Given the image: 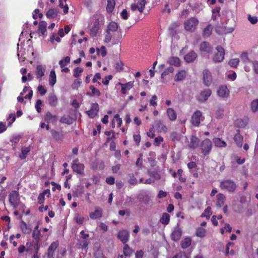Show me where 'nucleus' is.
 Returning <instances> with one entry per match:
<instances>
[{
    "label": "nucleus",
    "mask_w": 258,
    "mask_h": 258,
    "mask_svg": "<svg viewBox=\"0 0 258 258\" xmlns=\"http://www.w3.org/2000/svg\"><path fill=\"white\" fill-rule=\"evenodd\" d=\"M219 187L223 190L233 192L235 190L237 186L232 180L225 179L221 181Z\"/></svg>",
    "instance_id": "obj_1"
},
{
    "label": "nucleus",
    "mask_w": 258,
    "mask_h": 258,
    "mask_svg": "<svg viewBox=\"0 0 258 258\" xmlns=\"http://www.w3.org/2000/svg\"><path fill=\"white\" fill-rule=\"evenodd\" d=\"M200 147L202 154L204 156H206L211 152L213 145L211 141L209 139L206 138L201 143Z\"/></svg>",
    "instance_id": "obj_2"
},
{
    "label": "nucleus",
    "mask_w": 258,
    "mask_h": 258,
    "mask_svg": "<svg viewBox=\"0 0 258 258\" xmlns=\"http://www.w3.org/2000/svg\"><path fill=\"white\" fill-rule=\"evenodd\" d=\"M9 201L14 209H16L20 203V198L18 191L13 190L9 195Z\"/></svg>",
    "instance_id": "obj_3"
},
{
    "label": "nucleus",
    "mask_w": 258,
    "mask_h": 258,
    "mask_svg": "<svg viewBox=\"0 0 258 258\" xmlns=\"http://www.w3.org/2000/svg\"><path fill=\"white\" fill-rule=\"evenodd\" d=\"M198 23L199 21L197 18L192 17L184 22V28L187 31L194 32Z\"/></svg>",
    "instance_id": "obj_4"
},
{
    "label": "nucleus",
    "mask_w": 258,
    "mask_h": 258,
    "mask_svg": "<svg viewBox=\"0 0 258 258\" xmlns=\"http://www.w3.org/2000/svg\"><path fill=\"white\" fill-rule=\"evenodd\" d=\"M217 52L214 55L213 60L215 62H219L223 60L225 55V50L221 46H217L216 48Z\"/></svg>",
    "instance_id": "obj_5"
},
{
    "label": "nucleus",
    "mask_w": 258,
    "mask_h": 258,
    "mask_svg": "<svg viewBox=\"0 0 258 258\" xmlns=\"http://www.w3.org/2000/svg\"><path fill=\"white\" fill-rule=\"evenodd\" d=\"M72 168L75 172L82 175L84 172L85 165L82 163H79V159L77 158L73 161L72 164Z\"/></svg>",
    "instance_id": "obj_6"
},
{
    "label": "nucleus",
    "mask_w": 258,
    "mask_h": 258,
    "mask_svg": "<svg viewBox=\"0 0 258 258\" xmlns=\"http://www.w3.org/2000/svg\"><path fill=\"white\" fill-rule=\"evenodd\" d=\"M117 238L123 244H126V242L129 240V231L125 229L119 231L117 234Z\"/></svg>",
    "instance_id": "obj_7"
},
{
    "label": "nucleus",
    "mask_w": 258,
    "mask_h": 258,
    "mask_svg": "<svg viewBox=\"0 0 258 258\" xmlns=\"http://www.w3.org/2000/svg\"><path fill=\"white\" fill-rule=\"evenodd\" d=\"M182 234V230L179 227V225L177 224V226L174 227V230L171 235V239L175 242L178 241L180 240Z\"/></svg>",
    "instance_id": "obj_8"
},
{
    "label": "nucleus",
    "mask_w": 258,
    "mask_h": 258,
    "mask_svg": "<svg viewBox=\"0 0 258 258\" xmlns=\"http://www.w3.org/2000/svg\"><path fill=\"white\" fill-rule=\"evenodd\" d=\"M99 110L98 104L97 103H92L90 109L87 111V114L90 118H93L98 114Z\"/></svg>",
    "instance_id": "obj_9"
},
{
    "label": "nucleus",
    "mask_w": 258,
    "mask_h": 258,
    "mask_svg": "<svg viewBox=\"0 0 258 258\" xmlns=\"http://www.w3.org/2000/svg\"><path fill=\"white\" fill-rule=\"evenodd\" d=\"M202 113L200 110H197L192 114L191 118L192 124L195 126H198L200 124V117Z\"/></svg>",
    "instance_id": "obj_10"
},
{
    "label": "nucleus",
    "mask_w": 258,
    "mask_h": 258,
    "mask_svg": "<svg viewBox=\"0 0 258 258\" xmlns=\"http://www.w3.org/2000/svg\"><path fill=\"white\" fill-rule=\"evenodd\" d=\"M203 81L204 84L209 86L212 82V76L208 70H205L203 71Z\"/></svg>",
    "instance_id": "obj_11"
},
{
    "label": "nucleus",
    "mask_w": 258,
    "mask_h": 258,
    "mask_svg": "<svg viewBox=\"0 0 258 258\" xmlns=\"http://www.w3.org/2000/svg\"><path fill=\"white\" fill-rule=\"evenodd\" d=\"M50 133L53 139L56 141L60 142L64 139V135L62 131L58 132L52 129L50 130Z\"/></svg>",
    "instance_id": "obj_12"
},
{
    "label": "nucleus",
    "mask_w": 258,
    "mask_h": 258,
    "mask_svg": "<svg viewBox=\"0 0 258 258\" xmlns=\"http://www.w3.org/2000/svg\"><path fill=\"white\" fill-rule=\"evenodd\" d=\"M200 50L201 52L210 53L212 51L213 47L209 42L207 41H203L200 45Z\"/></svg>",
    "instance_id": "obj_13"
},
{
    "label": "nucleus",
    "mask_w": 258,
    "mask_h": 258,
    "mask_svg": "<svg viewBox=\"0 0 258 258\" xmlns=\"http://www.w3.org/2000/svg\"><path fill=\"white\" fill-rule=\"evenodd\" d=\"M59 245L58 241L56 240L51 243L47 249V258H54L53 252Z\"/></svg>",
    "instance_id": "obj_14"
},
{
    "label": "nucleus",
    "mask_w": 258,
    "mask_h": 258,
    "mask_svg": "<svg viewBox=\"0 0 258 258\" xmlns=\"http://www.w3.org/2000/svg\"><path fill=\"white\" fill-rule=\"evenodd\" d=\"M212 91L210 89H207L202 91L198 97V100L199 101L204 102L208 100L211 96Z\"/></svg>",
    "instance_id": "obj_15"
},
{
    "label": "nucleus",
    "mask_w": 258,
    "mask_h": 258,
    "mask_svg": "<svg viewBox=\"0 0 258 258\" xmlns=\"http://www.w3.org/2000/svg\"><path fill=\"white\" fill-rule=\"evenodd\" d=\"M217 93L221 97L227 98L229 96L230 91L226 86H221L219 87Z\"/></svg>",
    "instance_id": "obj_16"
},
{
    "label": "nucleus",
    "mask_w": 258,
    "mask_h": 258,
    "mask_svg": "<svg viewBox=\"0 0 258 258\" xmlns=\"http://www.w3.org/2000/svg\"><path fill=\"white\" fill-rule=\"evenodd\" d=\"M47 23L45 21H41L39 23L38 33L39 36H43L45 37L46 36Z\"/></svg>",
    "instance_id": "obj_17"
},
{
    "label": "nucleus",
    "mask_w": 258,
    "mask_h": 258,
    "mask_svg": "<svg viewBox=\"0 0 258 258\" xmlns=\"http://www.w3.org/2000/svg\"><path fill=\"white\" fill-rule=\"evenodd\" d=\"M134 81H130L125 84L119 83L118 85L121 86V94L125 95L126 94V90H129L132 89L134 86Z\"/></svg>",
    "instance_id": "obj_18"
},
{
    "label": "nucleus",
    "mask_w": 258,
    "mask_h": 258,
    "mask_svg": "<svg viewBox=\"0 0 258 258\" xmlns=\"http://www.w3.org/2000/svg\"><path fill=\"white\" fill-rule=\"evenodd\" d=\"M186 76V72L184 70H180L175 74L174 80L175 82H181L185 79Z\"/></svg>",
    "instance_id": "obj_19"
},
{
    "label": "nucleus",
    "mask_w": 258,
    "mask_h": 258,
    "mask_svg": "<svg viewBox=\"0 0 258 258\" xmlns=\"http://www.w3.org/2000/svg\"><path fill=\"white\" fill-rule=\"evenodd\" d=\"M103 212L102 209L96 208L94 212L89 213V217L92 220L99 219L102 217Z\"/></svg>",
    "instance_id": "obj_20"
},
{
    "label": "nucleus",
    "mask_w": 258,
    "mask_h": 258,
    "mask_svg": "<svg viewBox=\"0 0 258 258\" xmlns=\"http://www.w3.org/2000/svg\"><path fill=\"white\" fill-rule=\"evenodd\" d=\"M200 139L195 136H192L188 145L189 148L195 149L199 146Z\"/></svg>",
    "instance_id": "obj_21"
},
{
    "label": "nucleus",
    "mask_w": 258,
    "mask_h": 258,
    "mask_svg": "<svg viewBox=\"0 0 258 258\" xmlns=\"http://www.w3.org/2000/svg\"><path fill=\"white\" fill-rule=\"evenodd\" d=\"M197 57V53L194 50H191L184 56V59L186 62L189 63L193 62Z\"/></svg>",
    "instance_id": "obj_22"
},
{
    "label": "nucleus",
    "mask_w": 258,
    "mask_h": 258,
    "mask_svg": "<svg viewBox=\"0 0 258 258\" xmlns=\"http://www.w3.org/2000/svg\"><path fill=\"white\" fill-rule=\"evenodd\" d=\"M243 138L240 135L239 130H237V133L234 135L233 140L238 147L241 148L242 146Z\"/></svg>",
    "instance_id": "obj_23"
},
{
    "label": "nucleus",
    "mask_w": 258,
    "mask_h": 258,
    "mask_svg": "<svg viewBox=\"0 0 258 258\" xmlns=\"http://www.w3.org/2000/svg\"><path fill=\"white\" fill-rule=\"evenodd\" d=\"M99 19H96L94 22L93 25L90 30V35L91 36L94 37L97 35L99 30Z\"/></svg>",
    "instance_id": "obj_24"
},
{
    "label": "nucleus",
    "mask_w": 258,
    "mask_h": 258,
    "mask_svg": "<svg viewBox=\"0 0 258 258\" xmlns=\"http://www.w3.org/2000/svg\"><path fill=\"white\" fill-rule=\"evenodd\" d=\"M49 105L53 107H55L58 104V99L54 93H51L48 96Z\"/></svg>",
    "instance_id": "obj_25"
},
{
    "label": "nucleus",
    "mask_w": 258,
    "mask_h": 258,
    "mask_svg": "<svg viewBox=\"0 0 258 258\" xmlns=\"http://www.w3.org/2000/svg\"><path fill=\"white\" fill-rule=\"evenodd\" d=\"M168 63L170 65L174 66L176 67H179L181 65V62L179 58L178 57L172 56L169 58L167 60Z\"/></svg>",
    "instance_id": "obj_26"
},
{
    "label": "nucleus",
    "mask_w": 258,
    "mask_h": 258,
    "mask_svg": "<svg viewBox=\"0 0 258 258\" xmlns=\"http://www.w3.org/2000/svg\"><path fill=\"white\" fill-rule=\"evenodd\" d=\"M58 11L55 8L50 9L46 13V16L48 19H54L57 17Z\"/></svg>",
    "instance_id": "obj_27"
},
{
    "label": "nucleus",
    "mask_w": 258,
    "mask_h": 258,
    "mask_svg": "<svg viewBox=\"0 0 258 258\" xmlns=\"http://www.w3.org/2000/svg\"><path fill=\"white\" fill-rule=\"evenodd\" d=\"M167 116L171 121H175L177 118L175 111L172 108H168L166 111Z\"/></svg>",
    "instance_id": "obj_28"
},
{
    "label": "nucleus",
    "mask_w": 258,
    "mask_h": 258,
    "mask_svg": "<svg viewBox=\"0 0 258 258\" xmlns=\"http://www.w3.org/2000/svg\"><path fill=\"white\" fill-rule=\"evenodd\" d=\"M217 203H216V205L217 206H219L220 207H222L224 204V203H225V196L221 194V193H220V194H218L217 195Z\"/></svg>",
    "instance_id": "obj_29"
},
{
    "label": "nucleus",
    "mask_w": 258,
    "mask_h": 258,
    "mask_svg": "<svg viewBox=\"0 0 258 258\" xmlns=\"http://www.w3.org/2000/svg\"><path fill=\"white\" fill-rule=\"evenodd\" d=\"M38 228L39 225H37L34 228L32 232V237L36 240L37 243L39 241L40 236V230Z\"/></svg>",
    "instance_id": "obj_30"
},
{
    "label": "nucleus",
    "mask_w": 258,
    "mask_h": 258,
    "mask_svg": "<svg viewBox=\"0 0 258 258\" xmlns=\"http://www.w3.org/2000/svg\"><path fill=\"white\" fill-rule=\"evenodd\" d=\"M45 69L41 65H38L36 68L35 74L38 79L41 78L44 75Z\"/></svg>",
    "instance_id": "obj_31"
},
{
    "label": "nucleus",
    "mask_w": 258,
    "mask_h": 258,
    "mask_svg": "<svg viewBox=\"0 0 258 258\" xmlns=\"http://www.w3.org/2000/svg\"><path fill=\"white\" fill-rule=\"evenodd\" d=\"M215 145L218 147H225L227 146L226 143L222 140L220 138H215L213 140Z\"/></svg>",
    "instance_id": "obj_32"
},
{
    "label": "nucleus",
    "mask_w": 258,
    "mask_h": 258,
    "mask_svg": "<svg viewBox=\"0 0 258 258\" xmlns=\"http://www.w3.org/2000/svg\"><path fill=\"white\" fill-rule=\"evenodd\" d=\"M118 28V25L117 23L111 22L108 24L106 30H107L108 32H113L116 31Z\"/></svg>",
    "instance_id": "obj_33"
},
{
    "label": "nucleus",
    "mask_w": 258,
    "mask_h": 258,
    "mask_svg": "<svg viewBox=\"0 0 258 258\" xmlns=\"http://www.w3.org/2000/svg\"><path fill=\"white\" fill-rule=\"evenodd\" d=\"M123 252L124 256H130L134 251L127 244H124Z\"/></svg>",
    "instance_id": "obj_34"
},
{
    "label": "nucleus",
    "mask_w": 258,
    "mask_h": 258,
    "mask_svg": "<svg viewBox=\"0 0 258 258\" xmlns=\"http://www.w3.org/2000/svg\"><path fill=\"white\" fill-rule=\"evenodd\" d=\"M170 219V215L166 213H164L162 214L161 219H160V222L162 224H163L165 225H166L169 224Z\"/></svg>",
    "instance_id": "obj_35"
},
{
    "label": "nucleus",
    "mask_w": 258,
    "mask_h": 258,
    "mask_svg": "<svg viewBox=\"0 0 258 258\" xmlns=\"http://www.w3.org/2000/svg\"><path fill=\"white\" fill-rule=\"evenodd\" d=\"M56 82V77L55 71L54 70H51L49 78V83L50 85L53 86Z\"/></svg>",
    "instance_id": "obj_36"
},
{
    "label": "nucleus",
    "mask_w": 258,
    "mask_h": 258,
    "mask_svg": "<svg viewBox=\"0 0 258 258\" xmlns=\"http://www.w3.org/2000/svg\"><path fill=\"white\" fill-rule=\"evenodd\" d=\"M212 26L211 24H208L203 30V36L204 37H208L212 33Z\"/></svg>",
    "instance_id": "obj_37"
},
{
    "label": "nucleus",
    "mask_w": 258,
    "mask_h": 258,
    "mask_svg": "<svg viewBox=\"0 0 258 258\" xmlns=\"http://www.w3.org/2000/svg\"><path fill=\"white\" fill-rule=\"evenodd\" d=\"M30 147H25L22 148L21 153L19 155V157L21 159H25L28 153L30 151Z\"/></svg>",
    "instance_id": "obj_38"
},
{
    "label": "nucleus",
    "mask_w": 258,
    "mask_h": 258,
    "mask_svg": "<svg viewBox=\"0 0 258 258\" xmlns=\"http://www.w3.org/2000/svg\"><path fill=\"white\" fill-rule=\"evenodd\" d=\"M155 126L158 128L159 131L166 132L167 130V126L164 125L161 120H158L155 122Z\"/></svg>",
    "instance_id": "obj_39"
},
{
    "label": "nucleus",
    "mask_w": 258,
    "mask_h": 258,
    "mask_svg": "<svg viewBox=\"0 0 258 258\" xmlns=\"http://www.w3.org/2000/svg\"><path fill=\"white\" fill-rule=\"evenodd\" d=\"M89 89L91 90V93H87V95L90 96L96 95L98 97L101 95L100 91L98 89L96 88L94 86H90Z\"/></svg>",
    "instance_id": "obj_40"
},
{
    "label": "nucleus",
    "mask_w": 258,
    "mask_h": 258,
    "mask_svg": "<svg viewBox=\"0 0 258 258\" xmlns=\"http://www.w3.org/2000/svg\"><path fill=\"white\" fill-rule=\"evenodd\" d=\"M56 117H57L56 115H53L50 112H47L45 115L44 120L45 121H46L48 123V122H50L51 121L55 120V119L56 118Z\"/></svg>",
    "instance_id": "obj_41"
},
{
    "label": "nucleus",
    "mask_w": 258,
    "mask_h": 258,
    "mask_svg": "<svg viewBox=\"0 0 258 258\" xmlns=\"http://www.w3.org/2000/svg\"><path fill=\"white\" fill-rule=\"evenodd\" d=\"M60 122L69 125L72 124L73 122V119L71 116L66 115H64L60 118Z\"/></svg>",
    "instance_id": "obj_42"
},
{
    "label": "nucleus",
    "mask_w": 258,
    "mask_h": 258,
    "mask_svg": "<svg viewBox=\"0 0 258 258\" xmlns=\"http://www.w3.org/2000/svg\"><path fill=\"white\" fill-rule=\"evenodd\" d=\"M191 240L189 237H186L181 241V246L185 249L189 247L191 244Z\"/></svg>",
    "instance_id": "obj_43"
},
{
    "label": "nucleus",
    "mask_w": 258,
    "mask_h": 258,
    "mask_svg": "<svg viewBox=\"0 0 258 258\" xmlns=\"http://www.w3.org/2000/svg\"><path fill=\"white\" fill-rule=\"evenodd\" d=\"M115 2L114 0H107V4L106 6V11L108 13H111L115 6Z\"/></svg>",
    "instance_id": "obj_44"
},
{
    "label": "nucleus",
    "mask_w": 258,
    "mask_h": 258,
    "mask_svg": "<svg viewBox=\"0 0 258 258\" xmlns=\"http://www.w3.org/2000/svg\"><path fill=\"white\" fill-rule=\"evenodd\" d=\"M206 230L202 227H199L196 230V235L197 236L203 238L206 236Z\"/></svg>",
    "instance_id": "obj_45"
},
{
    "label": "nucleus",
    "mask_w": 258,
    "mask_h": 258,
    "mask_svg": "<svg viewBox=\"0 0 258 258\" xmlns=\"http://www.w3.org/2000/svg\"><path fill=\"white\" fill-rule=\"evenodd\" d=\"M250 108L253 113L258 111V99L252 100L250 103Z\"/></svg>",
    "instance_id": "obj_46"
},
{
    "label": "nucleus",
    "mask_w": 258,
    "mask_h": 258,
    "mask_svg": "<svg viewBox=\"0 0 258 258\" xmlns=\"http://www.w3.org/2000/svg\"><path fill=\"white\" fill-rule=\"evenodd\" d=\"M212 215L211 208L208 207L202 214V217H206L207 219H209L211 215Z\"/></svg>",
    "instance_id": "obj_47"
},
{
    "label": "nucleus",
    "mask_w": 258,
    "mask_h": 258,
    "mask_svg": "<svg viewBox=\"0 0 258 258\" xmlns=\"http://www.w3.org/2000/svg\"><path fill=\"white\" fill-rule=\"evenodd\" d=\"M105 134L107 136L106 138V142L107 143L115 138V132L113 131H106Z\"/></svg>",
    "instance_id": "obj_48"
},
{
    "label": "nucleus",
    "mask_w": 258,
    "mask_h": 258,
    "mask_svg": "<svg viewBox=\"0 0 258 258\" xmlns=\"http://www.w3.org/2000/svg\"><path fill=\"white\" fill-rule=\"evenodd\" d=\"M174 71L172 67H169L165 70V71L161 74V78H164L170 73H172Z\"/></svg>",
    "instance_id": "obj_49"
},
{
    "label": "nucleus",
    "mask_w": 258,
    "mask_h": 258,
    "mask_svg": "<svg viewBox=\"0 0 258 258\" xmlns=\"http://www.w3.org/2000/svg\"><path fill=\"white\" fill-rule=\"evenodd\" d=\"M71 58L69 56H66L64 59H61L59 61V64L60 68H62L67 65L68 63H70Z\"/></svg>",
    "instance_id": "obj_50"
},
{
    "label": "nucleus",
    "mask_w": 258,
    "mask_h": 258,
    "mask_svg": "<svg viewBox=\"0 0 258 258\" xmlns=\"http://www.w3.org/2000/svg\"><path fill=\"white\" fill-rule=\"evenodd\" d=\"M239 63V59L238 58H233L229 60V64L231 67L237 68Z\"/></svg>",
    "instance_id": "obj_51"
},
{
    "label": "nucleus",
    "mask_w": 258,
    "mask_h": 258,
    "mask_svg": "<svg viewBox=\"0 0 258 258\" xmlns=\"http://www.w3.org/2000/svg\"><path fill=\"white\" fill-rule=\"evenodd\" d=\"M224 110L221 107H219L216 111L215 115L217 118L220 119L224 116Z\"/></svg>",
    "instance_id": "obj_52"
},
{
    "label": "nucleus",
    "mask_w": 258,
    "mask_h": 258,
    "mask_svg": "<svg viewBox=\"0 0 258 258\" xmlns=\"http://www.w3.org/2000/svg\"><path fill=\"white\" fill-rule=\"evenodd\" d=\"M146 3V0H139L138 4L139 6L138 10L140 12L142 13L145 8V6Z\"/></svg>",
    "instance_id": "obj_53"
},
{
    "label": "nucleus",
    "mask_w": 258,
    "mask_h": 258,
    "mask_svg": "<svg viewBox=\"0 0 258 258\" xmlns=\"http://www.w3.org/2000/svg\"><path fill=\"white\" fill-rule=\"evenodd\" d=\"M83 70L79 67H77L74 70V77L75 78L79 77L82 73L83 72Z\"/></svg>",
    "instance_id": "obj_54"
},
{
    "label": "nucleus",
    "mask_w": 258,
    "mask_h": 258,
    "mask_svg": "<svg viewBox=\"0 0 258 258\" xmlns=\"http://www.w3.org/2000/svg\"><path fill=\"white\" fill-rule=\"evenodd\" d=\"M94 257L95 258H107L105 255L103 254L102 250L97 249L94 253Z\"/></svg>",
    "instance_id": "obj_55"
},
{
    "label": "nucleus",
    "mask_w": 258,
    "mask_h": 258,
    "mask_svg": "<svg viewBox=\"0 0 258 258\" xmlns=\"http://www.w3.org/2000/svg\"><path fill=\"white\" fill-rule=\"evenodd\" d=\"M130 179L128 180V183L132 185H136L138 183L137 179L135 177L134 175L132 174H129Z\"/></svg>",
    "instance_id": "obj_56"
},
{
    "label": "nucleus",
    "mask_w": 258,
    "mask_h": 258,
    "mask_svg": "<svg viewBox=\"0 0 258 258\" xmlns=\"http://www.w3.org/2000/svg\"><path fill=\"white\" fill-rule=\"evenodd\" d=\"M74 220L77 224L81 225L83 223L84 218L83 217L80 216L79 214H77L74 217Z\"/></svg>",
    "instance_id": "obj_57"
},
{
    "label": "nucleus",
    "mask_w": 258,
    "mask_h": 258,
    "mask_svg": "<svg viewBox=\"0 0 258 258\" xmlns=\"http://www.w3.org/2000/svg\"><path fill=\"white\" fill-rule=\"evenodd\" d=\"M177 174L178 175V179L181 182H185L186 181V178L182 176L183 174V170L181 169H179L177 170Z\"/></svg>",
    "instance_id": "obj_58"
},
{
    "label": "nucleus",
    "mask_w": 258,
    "mask_h": 258,
    "mask_svg": "<svg viewBox=\"0 0 258 258\" xmlns=\"http://www.w3.org/2000/svg\"><path fill=\"white\" fill-rule=\"evenodd\" d=\"M158 97L156 95H154L152 96V98L149 101V103L151 106H156L157 105V103L156 102V100Z\"/></svg>",
    "instance_id": "obj_59"
},
{
    "label": "nucleus",
    "mask_w": 258,
    "mask_h": 258,
    "mask_svg": "<svg viewBox=\"0 0 258 258\" xmlns=\"http://www.w3.org/2000/svg\"><path fill=\"white\" fill-rule=\"evenodd\" d=\"M163 141V138L161 136H158L154 140V145L155 146H159L161 143Z\"/></svg>",
    "instance_id": "obj_60"
},
{
    "label": "nucleus",
    "mask_w": 258,
    "mask_h": 258,
    "mask_svg": "<svg viewBox=\"0 0 258 258\" xmlns=\"http://www.w3.org/2000/svg\"><path fill=\"white\" fill-rule=\"evenodd\" d=\"M112 35L111 34V32H108L107 30L106 31V34L105 35L104 41L106 43H109L110 42L112 39Z\"/></svg>",
    "instance_id": "obj_61"
},
{
    "label": "nucleus",
    "mask_w": 258,
    "mask_h": 258,
    "mask_svg": "<svg viewBox=\"0 0 258 258\" xmlns=\"http://www.w3.org/2000/svg\"><path fill=\"white\" fill-rule=\"evenodd\" d=\"M113 120H116V121L117 122L118 127H119L121 126L122 121V119L120 117L119 114H117L115 115L114 116Z\"/></svg>",
    "instance_id": "obj_62"
},
{
    "label": "nucleus",
    "mask_w": 258,
    "mask_h": 258,
    "mask_svg": "<svg viewBox=\"0 0 258 258\" xmlns=\"http://www.w3.org/2000/svg\"><path fill=\"white\" fill-rule=\"evenodd\" d=\"M240 58H241V60L243 62H247L249 61L248 54L246 52H244L242 53V54L240 55Z\"/></svg>",
    "instance_id": "obj_63"
},
{
    "label": "nucleus",
    "mask_w": 258,
    "mask_h": 258,
    "mask_svg": "<svg viewBox=\"0 0 258 258\" xmlns=\"http://www.w3.org/2000/svg\"><path fill=\"white\" fill-rule=\"evenodd\" d=\"M37 90L41 96H43L47 92V90L42 85H39L37 88Z\"/></svg>",
    "instance_id": "obj_64"
}]
</instances>
